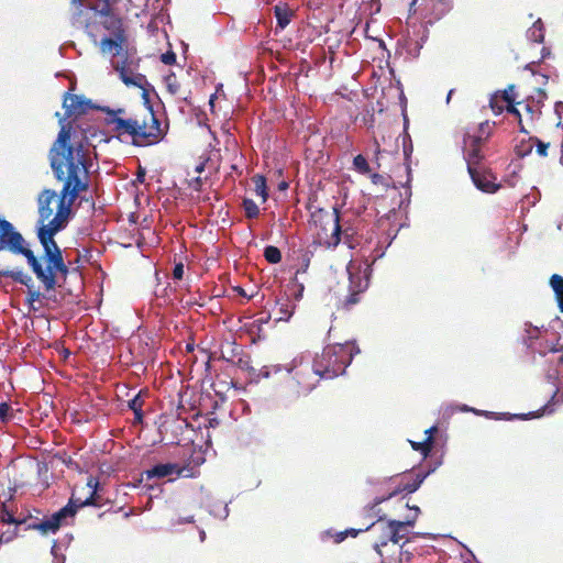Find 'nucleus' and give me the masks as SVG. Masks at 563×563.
Wrapping results in <instances>:
<instances>
[{
	"instance_id": "nucleus-1",
	"label": "nucleus",
	"mask_w": 563,
	"mask_h": 563,
	"mask_svg": "<svg viewBox=\"0 0 563 563\" xmlns=\"http://www.w3.org/2000/svg\"><path fill=\"white\" fill-rule=\"evenodd\" d=\"M48 157L53 174L58 181L63 183V187L55 218L40 227L37 232L44 250L41 260L45 266L27 247L24 238L13 224L0 217V251L7 250L12 254L25 256L27 264L47 292L55 290L58 277L65 280L69 272L54 235L67 225L71 206L81 192L89 189L90 183L89 153L84 148L81 141L73 140L70 125L62 126ZM0 276L11 278L21 285H27L31 280V276L21 269L0 268Z\"/></svg>"
},
{
	"instance_id": "nucleus-2",
	"label": "nucleus",
	"mask_w": 563,
	"mask_h": 563,
	"mask_svg": "<svg viewBox=\"0 0 563 563\" xmlns=\"http://www.w3.org/2000/svg\"><path fill=\"white\" fill-rule=\"evenodd\" d=\"M87 487L90 493L86 499L82 500L80 498L71 497L66 506L46 519L38 521L37 519L32 518H15L8 509L7 505L2 504L0 520L3 523H13L16 527L24 526L25 530H38L42 534L56 533L67 518L76 515L78 508L84 506H101L100 496L98 494L99 481L93 476H89L87 479Z\"/></svg>"
},
{
	"instance_id": "nucleus-3",
	"label": "nucleus",
	"mask_w": 563,
	"mask_h": 563,
	"mask_svg": "<svg viewBox=\"0 0 563 563\" xmlns=\"http://www.w3.org/2000/svg\"><path fill=\"white\" fill-rule=\"evenodd\" d=\"M113 123L115 124L114 137L122 143L137 147L155 145L165 136L162 123L152 107H147L142 113H134L128 119H115Z\"/></svg>"
},
{
	"instance_id": "nucleus-4",
	"label": "nucleus",
	"mask_w": 563,
	"mask_h": 563,
	"mask_svg": "<svg viewBox=\"0 0 563 563\" xmlns=\"http://www.w3.org/2000/svg\"><path fill=\"white\" fill-rule=\"evenodd\" d=\"M559 341L560 339L554 343L543 336L540 338L537 328L531 331L527 341L528 347L545 357V378L555 388L551 399L543 406L542 413L552 412V405L563 401V344Z\"/></svg>"
},
{
	"instance_id": "nucleus-5",
	"label": "nucleus",
	"mask_w": 563,
	"mask_h": 563,
	"mask_svg": "<svg viewBox=\"0 0 563 563\" xmlns=\"http://www.w3.org/2000/svg\"><path fill=\"white\" fill-rule=\"evenodd\" d=\"M360 349L353 342L327 345L313 360L312 366L321 379H331L344 374Z\"/></svg>"
},
{
	"instance_id": "nucleus-6",
	"label": "nucleus",
	"mask_w": 563,
	"mask_h": 563,
	"mask_svg": "<svg viewBox=\"0 0 563 563\" xmlns=\"http://www.w3.org/2000/svg\"><path fill=\"white\" fill-rule=\"evenodd\" d=\"M317 229V242L328 249L335 247L341 242L342 228L340 224V211L336 207L331 210L318 209L311 216Z\"/></svg>"
},
{
	"instance_id": "nucleus-7",
	"label": "nucleus",
	"mask_w": 563,
	"mask_h": 563,
	"mask_svg": "<svg viewBox=\"0 0 563 563\" xmlns=\"http://www.w3.org/2000/svg\"><path fill=\"white\" fill-rule=\"evenodd\" d=\"M365 531L369 532L373 549L379 555L382 559L380 562L383 563L384 548L387 547L389 542L393 543V536H395L391 533L388 520H385L383 516H378V519L366 527Z\"/></svg>"
},
{
	"instance_id": "nucleus-8",
	"label": "nucleus",
	"mask_w": 563,
	"mask_h": 563,
	"mask_svg": "<svg viewBox=\"0 0 563 563\" xmlns=\"http://www.w3.org/2000/svg\"><path fill=\"white\" fill-rule=\"evenodd\" d=\"M429 473H430V471H428L426 473L416 472L413 474L412 479H407V477H402L401 481L399 482L398 486L393 492H390L387 496L376 497L374 499L373 504L366 507V510L368 512H373L374 515H378L380 509H378L376 511V508L382 503H384L385 500H387L402 492H406L407 494H411V493L416 492L420 487V485L422 484L424 478L429 475Z\"/></svg>"
},
{
	"instance_id": "nucleus-9",
	"label": "nucleus",
	"mask_w": 563,
	"mask_h": 563,
	"mask_svg": "<svg viewBox=\"0 0 563 563\" xmlns=\"http://www.w3.org/2000/svg\"><path fill=\"white\" fill-rule=\"evenodd\" d=\"M289 372L292 373V380L297 385L298 394H308L316 387L320 379L312 364L309 363H300Z\"/></svg>"
},
{
	"instance_id": "nucleus-10",
	"label": "nucleus",
	"mask_w": 563,
	"mask_h": 563,
	"mask_svg": "<svg viewBox=\"0 0 563 563\" xmlns=\"http://www.w3.org/2000/svg\"><path fill=\"white\" fill-rule=\"evenodd\" d=\"M62 197V194L59 197L57 196V192L53 189H43L37 198V206H38V218L40 222L42 223L41 227L49 223L58 210V203L59 199Z\"/></svg>"
},
{
	"instance_id": "nucleus-11",
	"label": "nucleus",
	"mask_w": 563,
	"mask_h": 563,
	"mask_svg": "<svg viewBox=\"0 0 563 563\" xmlns=\"http://www.w3.org/2000/svg\"><path fill=\"white\" fill-rule=\"evenodd\" d=\"M347 272L350 294L345 298L343 305L346 309H350L352 306L360 302V295L367 289L369 280L366 277L365 272H363L361 268L355 271L349 269Z\"/></svg>"
},
{
	"instance_id": "nucleus-12",
	"label": "nucleus",
	"mask_w": 563,
	"mask_h": 563,
	"mask_svg": "<svg viewBox=\"0 0 563 563\" xmlns=\"http://www.w3.org/2000/svg\"><path fill=\"white\" fill-rule=\"evenodd\" d=\"M468 174L475 187L483 192L495 194L501 187V185L497 183V176L490 168L484 165L468 170Z\"/></svg>"
},
{
	"instance_id": "nucleus-13",
	"label": "nucleus",
	"mask_w": 563,
	"mask_h": 563,
	"mask_svg": "<svg viewBox=\"0 0 563 563\" xmlns=\"http://www.w3.org/2000/svg\"><path fill=\"white\" fill-rule=\"evenodd\" d=\"M188 470V466H180L177 463L156 464L153 467L145 470L142 473V476L146 481H152L155 478L161 479L165 477H169V481H173L174 478L180 476H189L188 474H185V472Z\"/></svg>"
},
{
	"instance_id": "nucleus-14",
	"label": "nucleus",
	"mask_w": 563,
	"mask_h": 563,
	"mask_svg": "<svg viewBox=\"0 0 563 563\" xmlns=\"http://www.w3.org/2000/svg\"><path fill=\"white\" fill-rule=\"evenodd\" d=\"M220 358L242 369L250 368L249 355H246L242 346L236 344L234 341H225L221 344Z\"/></svg>"
},
{
	"instance_id": "nucleus-15",
	"label": "nucleus",
	"mask_w": 563,
	"mask_h": 563,
	"mask_svg": "<svg viewBox=\"0 0 563 563\" xmlns=\"http://www.w3.org/2000/svg\"><path fill=\"white\" fill-rule=\"evenodd\" d=\"M90 8L103 19L101 21L102 26L111 32L113 36H119L120 38L124 34L122 20L112 12L110 1L102 2L99 5H91Z\"/></svg>"
},
{
	"instance_id": "nucleus-16",
	"label": "nucleus",
	"mask_w": 563,
	"mask_h": 563,
	"mask_svg": "<svg viewBox=\"0 0 563 563\" xmlns=\"http://www.w3.org/2000/svg\"><path fill=\"white\" fill-rule=\"evenodd\" d=\"M452 0H430L426 8L424 18L428 19L429 23H433L446 15L452 10Z\"/></svg>"
},
{
	"instance_id": "nucleus-17",
	"label": "nucleus",
	"mask_w": 563,
	"mask_h": 563,
	"mask_svg": "<svg viewBox=\"0 0 563 563\" xmlns=\"http://www.w3.org/2000/svg\"><path fill=\"white\" fill-rule=\"evenodd\" d=\"M415 510V516L411 519L407 520H388V523L390 525V530L393 536V543L397 544L400 540L406 538V536L409 533V528L413 527L416 523V519L418 517V514L420 512L419 507L415 506L412 507Z\"/></svg>"
},
{
	"instance_id": "nucleus-18",
	"label": "nucleus",
	"mask_w": 563,
	"mask_h": 563,
	"mask_svg": "<svg viewBox=\"0 0 563 563\" xmlns=\"http://www.w3.org/2000/svg\"><path fill=\"white\" fill-rule=\"evenodd\" d=\"M64 108L68 115H80L87 112L88 109L92 108L90 100H84L76 95H69L64 100Z\"/></svg>"
},
{
	"instance_id": "nucleus-19",
	"label": "nucleus",
	"mask_w": 563,
	"mask_h": 563,
	"mask_svg": "<svg viewBox=\"0 0 563 563\" xmlns=\"http://www.w3.org/2000/svg\"><path fill=\"white\" fill-rule=\"evenodd\" d=\"M114 69L119 73L120 79L126 86H133L137 88H144L146 84V77L142 74H134L131 69H129L124 64H117Z\"/></svg>"
},
{
	"instance_id": "nucleus-20",
	"label": "nucleus",
	"mask_w": 563,
	"mask_h": 563,
	"mask_svg": "<svg viewBox=\"0 0 563 563\" xmlns=\"http://www.w3.org/2000/svg\"><path fill=\"white\" fill-rule=\"evenodd\" d=\"M550 145V142H543L537 136H531L529 137L527 143H522L521 146L523 147V152L521 153V155L525 156L530 154L533 147H536V152L540 157H547Z\"/></svg>"
},
{
	"instance_id": "nucleus-21",
	"label": "nucleus",
	"mask_w": 563,
	"mask_h": 563,
	"mask_svg": "<svg viewBox=\"0 0 563 563\" xmlns=\"http://www.w3.org/2000/svg\"><path fill=\"white\" fill-rule=\"evenodd\" d=\"M274 14L277 20V27L284 30L290 23L294 11L287 3H278L274 7Z\"/></svg>"
},
{
	"instance_id": "nucleus-22",
	"label": "nucleus",
	"mask_w": 563,
	"mask_h": 563,
	"mask_svg": "<svg viewBox=\"0 0 563 563\" xmlns=\"http://www.w3.org/2000/svg\"><path fill=\"white\" fill-rule=\"evenodd\" d=\"M484 154L481 147L465 146V161L467 164V172L478 168L483 165Z\"/></svg>"
},
{
	"instance_id": "nucleus-23",
	"label": "nucleus",
	"mask_w": 563,
	"mask_h": 563,
	"mask_svg": "<svg viewBox=\"0 0 563 563\" xmlns=\"http://www.w3.org/2000/svg\"><path fill=\"white\" fill-rule=\"evenodd\" d=\"M501 100L506 103V111L508 113L514 114L518 119L520 132L528 134L529 132L526 130L525 125L522 124L520 111L515 107V96H508V91H503Z\"/></svg>"
},
{
	"instance_id": "nucleus-24",
	"label": "nucleus",
	"mask_w": 563,
	"mask_h": 563,
	"mask_svg": "<svg viewBox=\"0 0 563 563\" xmlns=\"http://www.w3.org/2000/svg\"><path fill=\"white\" fill-rule=\"evenodd\" d=\"M550 285L554 291L559 309L563 312V277L561 275L553 274L550 277Z\"/></svg>"
},
{
	"instance_id": "nucleus-25",
	"label": "nucleus",
	"mask_w": 563,
	"mask_h": 563,
	"mask_svg": "<svg viewBox=\"0 0 563 563\" xmlns=\"http://www.w3.org/2000/svg\"><path fill=\"white\" fill-rule=\"evenodd\" d=\"M125 41V35L122 34L121 37L114 36L112 37H104L100 42V48L103 53L111 52L113 49L117 51V54L119 53V49H121L122 43Z\"/></svg>"
},
{
	"instance_id": "nucleus-26",
	"label": "nucleus",
	"mask_w": 563,
	"mask_h": 563,
	"mask_svg": "<svg viewBox=\"0 0 563 563\" xmlns=\"http://www.w3.org/2000/svg\"><path fill=\"white\" fill-rule=\"evenodd\" d=\"M252 181L255 186V194L262 198V201L265 202L268 198V191L266 186V178L263 175L256 174L252 177Z\"/></svg>"
},
{
	"instance_id": "nucleus-27",
	"label": "nucleus",
	"mask_w": 563,
	"mask_h": 563,
	"mask_svg": "<svg viewBox=\"0 0 563 563\" xmlns=\"http://www.w3.org/2000/svg\"><path fill=\"white\" fill-rule=\"evenodd\" d=\"M101 111L107 113L106 124L110 128L111 133L114 135L115 124L113 123V121L115 119H124L122 115L125 113V110L121 108L112 110L109 107H103L101 108Z\"/></svg>"
},
{
	"instance_id": "nucleus-28",
	"label": "nucleus",
	"mask_w": 563,
	"mask_h": 563,
	"mask_svg": "<svg viewBox=\"0 0 563 563\" xmlns=\"http://www.w3.org/2000/svg\"><path fill=\"white\" fill-rule=\"evenodd\" d=\"M245 217L247 219H255L260 214V208L250 198H244L242 202Z\"/></svg>"
},
{
	"instance_id": "nucleus-29",
	"label": "nucleus",
	"mask_w": 563,
	"mask_h": 563,
	"mask_svg": "<svg viewBox=\"0 0 563 563\" xmlns=\"http://www.w3.org/2000/svg\"><path fill=\"white\" fill-rule=\"evenodd\" d=\"M264 257L271 264H277L282 261V252L278 247L268 245L264 249Z\"/></svg>"
},
{
	"instance_id": "nucleus-30",
	"label": "nucleus",
	"mask_w": 563,
	"mask_h": 563,
	"mask_svg": "<svg viewBox=\"0 0 563 563\" xmlns=\"http://www.w3.org/2000/svg\"><path fill=\"white\" fill-rule=\"evenodd\" d=\"M27 287V294H26V302L34 309L36 308L33 306L34 302L40 301V299L43 297V294L33 287L32 279L25 285Z\"/></svg>"
},
{
	"instance_id": "nucleus-31",
	"label": "nucleus",
	"mask_w": 563,
	"mask_h": 563,
	"mask_svg": "<svg viewBox=\"0 0 563 563\" xmlns=\"http://www.w3.org/2000/svg\"><path fill=\"white\" fill-rule=\"evenodd\" d=\"M410 444H411V448L415 450V451H420L423 456H428V454L431 452L432 448H431V435H428L426 437V439L421 442H415V441H410Z\"/></svg>"
},
{
	"instance_id": "nucleus-32",
	"label": "nucleus",
	"mask_w": 563,
	"mask_h": 563,
	"mask_svg": "<svg viewBox=\"0 0 563 563\" xmlns=\"http://www.w3.org/2000/svg\"><path fill=\"white\" fill-rule=\"evenodd\" d=\"M353 165L355 170L358 172L360 174L365 175L369 174L371 172V167L367 163V159L362 154H358L354 157Z\"/></svg>"
},
{
	"instance_id": "nucleus-33",
	"label": "nucleus",
	"mask_w": 563,
	"mask_h": 563,
	"mask_svg": "<svg viewBox=\"0 0 563 563\" xmlns=\"http://www.w3.org/2000/svg\"><path fill=\"white\" fill-rule=\"evenodd\" d=\"M487 140L485 139V136L483 135H479V134H470L467 133L465 136H464V145L465 146H473V147H481L483 146V144L486 142Z\"/></svg>"
},
{
	"instance_id": "nucleus-34",
	"label": "nucleus",
	"mask_w": 563,
	"mask_h": 563,
	"mask_svg": "<svg viewBox=\"0 0 563 563\" xmlns=\"http://www.w3.org/2000/svg\"><path fill=\"white\" fill-rule=\"evenodd\" d=\"M489 106L495 114H500L506 110V103L501 100V93H495L489 100Z\"/></svg>"
},
{
	"instance_id": "nucleus-35",
	"label": "nucleus",
	"mask_w": 563,
	"mask_h": 563,
	"mask_svg": "<svg viewBox=\"0 0 563 563\" xmlns=\"http://www.w3.org/2000/svg\"><path fill=\"white\" fill-rule=\"evenodd\" d=\"M143 404V398L141 393H139L129 401V408L134 412V416H140L139 411L142 410Z\"/></svg>"
},
{
	"instance_id": "nucleus-36",
	"label": "nucleus",
	"mask_w": 563,
	"mask_h": 563,
	"mask_svg": "<svg viewBox=\"0 0 563 563\" xmlns=\"http://www.w3.org/2000/svg\"><path fill=\"white\" fill-rule=\"evenodd\" d=\"M477 134L483 135V136H485L486 140H488V137L492 134V125L489 124L488 121L482 122L478 125Z\"/></svg>"
},
{
	"instance_id": "nucleus-37",
	"label": "nucleus",
	"mask_w": 563,
	"mask_h": 563,
	"mask_svg": "<svg viewBox=\"0 0 563 563\" xmlns=\"http://www.w3.org/2000/svg\"><path fill=\"white\" fill-rule=\"evenodd\" d=\"M162 63L165 65H173L176 63V54L173 51H168L161 56Z\"/></svg>"
},
{
	"instance_id": "nucleus-38",
	"label": "nucleus",
	"mask_w": 563,
	"mask_h": 563,
	"mask_svg": "<svg viewBox=\"0 0 563 563\" xmlns=\"http://www.w3.org/2000/svg\"><path fill=\"white\" fill-rule=\"evenodd\" d=\"M554 111H555V114L558 115L559 118V121L556 123V128H563V102L562 101H559L555 103V107H554Z\"/></svg>"
},
{
	"instance_id": "nucleus-39",
	"label": "nucleus",
	"mask_w": 563,
	"mask_h": 563,
	"mask_svg": "<svg viewBox=\"0 0 563 563\" xmlns=\"http://www.w3.org/2000/svg\"><path fill=\"white\" fill-rule=\"evenodd\" d=\"M202 184L203 180L200 176L192 177L188 183L189 187L196 191L201 190Z\"/></svg>"
},
{
	"instance_id": "nucleus-40",
	"label": "nucleus",
	"mask_w": 563,
	"mask_h": 563,
	"mask_svg": "<svg viewBox=\"0 0 563 563\" xmlns=\"http://www.w3.org/2000/svg\"><path fill=\"white\" fill-rule=\"evenodd\" d=\"M18 536L16 530L5 531L0 534V544L11 542Z\"/></svg>"
},
{
	"instance_id": "nucleus-41",
	"label": "nucleus",
	"mask_w": 563,
	"mask_h": 563,
	"mask_svg": "<svg viewBox=\"0 0 563 563\" xmlns=\"http://www.w3.org/2000/svg\"><path fill=\"white\" fill-rule=\"evenodd\" d=\"M530 38L537 43H542L544 40L543 30L539 29V32L536 30H530Z\"/></svg>"
},
{
	"instance_id": "nucleus-42",
	"label": "nucleus",
	"mask_w": 563,
	"mask_h": 563,
	"mask_svg": "<svg viewBox=\"0 0 563 563\" xmlns=\"http://www.w3.org/2000/svg\"><path fill=\"white\" fill-rule=\"evenodd\" d=\"M11 411V407L7 402L0 404V419L5 421L9 419V412Z\"/></svg>"
},
{
	"instance_id": "nucleus-43",
	"label": "nucleus",
	"mask_w": 563,
	"mask_h": 563,
	"mask_svg": "<svg viewBox=\"0 0 563 563\" xmlns=\"http://www.w3.org/2000/svg\"><path fill=\"white\" fill-rule=\"evenodd\" d=\"M173 276H174L175 279H181L183 278V276H184V265H183V263H177L174 266Z\"/></svg>"
},
{
	"instance_id": "nucleus-44",
	"label": "nucleus",
	"mask_w": 563,
	"mask_h": 563,
	"mask_svg": "<svg viewBox=\"0 0 563 563\" xmlns=\"http://www.w3.org/2000/svg\"><path fill=\"white\" fill-rule=\"evenodd\" d=\"M384 151L380 150V146L378 142L375 140V162L377 164V167H380L379 156L382 155Z\"/></svg>"
},
{
	"instance_id": "nucleus-45",
	"label": "nucleus",
	"mask_w": 563,
	"mask_h": 563,
	"mask_svg": "<svg viewBox=\"0 0 563 563\" xmlns=\"http://www.w3.org/2000/svg\"><path fill=\"white\" fill-rule=\"evenodd\" d=\"M525 110L528 112V114L530 115V119H531V120H533L536 112H539V113H540V109H537V110H536V109L533 108V106H531V104H529V103H527V104L525 106Z\"/></svg>"
},
{
	"instance_id": "nucleus-46",
	"label": "nucleus",
	"mask_w": 563,
	"mask_h": 563,
	"mask_svg": "<svg viewBox=\"0 0 563 563\" xmlns=\"http://www.w3.org/2000/svg\"><path fill=\"white\" fill-rule=\"evenodd\" d=\"M437 432H438V428L435 426H432L424 431L427 437L431 435V448L433 446V437H434V433H437Z\"/></svg>"
},
{
	"instance_id": "nucleus-47",
	"label": "nucleus",
	"mask_w": 563,
	"mask_h": 563,
	"mask_svg": "<svg viewBox=\"0 0 563 563\" xmlns=\"http://www.w3.org/2000/svg\"><path fill=\"white\" fill-rule=\"evenodd\" d=\"M383 179H384V177L380 174L374 173L371 175V180L375 185L382 184Z\"/></svg>"
},
{
	"instance_id": "nucleus-48",
	"label": "nucleus",
	"mask_w": 563,
	"mask_h": 563,
	"mask_svg": "<svg viewBox=\"0 0 563 563\" xmlns=\"http://www.w3.org/2000/svg\"><path fill=\"white\" fill-rule=\"evenodd\" d=\"M347 537V532L346 530L345 531H342V532H339L336 536H335V542H342L345 538Z\"/></svg>"
},
{
	"instance_id": "nucleus-49",
	"label": "nucleus",
	"mask_w": 563,
	"mask_h": 563,
	"mask_svg": "<svg viewBox=\"0 0 563 563\" xmlns=\"http://www.w3.org/2000/svg\"><path fill=\"white\" fill-rule=\"evenodd\" d=\"M364 531L363 529H346L347 537L351 536L355 538L360 532Z\"/></svg>"
},
{
	"instance_id": "nucleus-50",
	"label": "nucleus",
	"mask_w": 563,
	"mask_h": 563,
	"mask_svg": "<svg viewBox=\"0 0 563 563\" xmlns=\"http://www.w3.org/2000/svg\"><path fill=\"white\" fill-rule=\"evenodd\" d=\"M145 178V170L140 168L136 175V180L143 183Z\"/></svg>"
},
{
	"instance_id": "nucleus-51",
	"label": "nucleus",
	"mask_w": 563,
	"mask_h": 563,
	"mask_svg": "<svg viewBox=\"0 0 563 563\" xmlns=\"http://www.w3.org/2000/svg\"><path fill=\"white\" fill-rule=\"evenodd\" d=\"M539 29L543 30V24H542L541 20L536 21V22L533 23V26H532V29H531V30H536V31H538V32H539Z\"/></svg>"
},
{
	"instance_id": "nucleus-52",
	"label": "nucleus",
	"mask_w": 563,
	"mask_h": 563,
	"mask_svg": "<svg viewBox=\"0 0 563 563\" xmlns=\"http://www.w3.org/2000/svg\"><path fill=\"white\" fill-rule=\"evenodd\" d=\"M412 152V146L410 145L409 147H404V155L406 158H409L410 154Z\"/></svg>"
},
{
	"instance_id": "nucleus-53",
	"label": "nucleus",
	"mask_w": 563,
	"mask_h": 563,
	"mask_svg": "<svg viewBox=\"0 0 563 563\" xmlns=\"http://www.w3.org/2000/svg\"><path fill=\"white\" fill-rule=\"evenodd\" d=\"M195 170L196 173L201 174L205 170V164L200 163L199 165L196 166Z\"/></svg>"
},
{
	"instance_id": "nucleus-54",
	"label": "nucleus",
	"mask_w": 563,
	"mask_h": 563,
	"mask_svg": "<svg viewBox=\"0 0 563 563\" xmlns=\"http://www.w3.org/2000/svg\"><path fill=\"white\" fill-rule=\"evenodd\" d=\"M515 85H509L507 89L504 91H508V96H515L514 95Z\"/></svg>"
},
{
	"instance_id": "nucleus-55",
	"label": "nucleus",
	"mask_w": 563,
	"mask_h": 563,
	"mask_svg": "<svg viewBox=\"0 0 563 563\" xmlns=\"http://www.w3.org/2000/svg\"><path fill=\"white\" fill-rule=\"evenodd\" d=\"M140 416H135V420L141 422L142 421V418H143V411H139Z\"/></svg>"
},
{
	"instance_id": "nucleus-56",
	"label": "nucleus",
	"mask_w": 563,
	"mask_h": 563,
	"mask_svg": "<svg viewBox=\"0 0 563 563\" xmlns=\"http://www.w3.org/2000/svg\"><path fill=\"white\" fill-rule=\"evenodd\" d=\"M236 290H238V292H239L240 295H242V296H246V294H245V291H244V289H243V288L238 287V288H236Z\"/></svg>"
},
{
	"instance_id": "nucleus-57",
	"label": "nucleus",
	"mask_w": 563,
	"mask_h": 563,
	"mask_svg": "<svg viewBox=\"0 0 563 563\" xmlns=\"http://www.w3.org/2000/svg\"><path fill=\"white\" fill-rule=\"evenodd\" d=\"M536 416L533 413H528V415H525L522 416L521 418L522 419H528V418H534Z\"/></svg>"
},
{
	"instance_id": "nucleus-58",
	"label": "nucleus",
	"mask_w": 563,
	"mask_h": 563,
	"mask_svg": "<svg viewBox=\"0 0 563 563\" xmlns=\"http://www.w3.org/2000/svg\"><path fill=\"white\" fill-rule=\"evenodd\" d=\"M168 89H169L173 93H176V88H175L173 85H168Z\"/></svg>"
},
{
	"instance_id": "nucleus-59",
	"label": "nucleus",
	"mask_w": 563,
	"mask_h": 563,
	"mask_svg": "<svg viewBox=\"0 0 563 563\" xmlns=\"http://www.w3.org/2000/svg\"><path fill=\"white\" fill-rule=\"evenodd\" d=\"M538 92L542 98H545V92L543 90L539 89Z\"/></svg>"
},
{
	"instance_id": "nucleus-60",
	"label": "nucleus",
	"mask_w": 563,
	"mask_h": 563,
	"mask_svg": "<svg viewBox=\"0 0 563 563\" xmlns=\"http://www.w3.org/2000/svg\"><path fill=\"white\" fill-rule=\"evenodd\" d=\"M287 186H288V185H287V183H282L279 187H280L282 189H285V188H287Z\"/></svg>"
},
{
	"instance_id": "nucleus-61",
	"label": "nucleus",
	"mask_w": 563,
	"mask_h": 563,
	"mask_svg": "<svg viewBox=\"0 0 563 563\" xmlns=\"http://www.w3.org/2000/svg\"><path fill=\"white\" fill-rule=\"evenodd\" d=\"M560 163L563 165V153H561Z\"/></svg>"
},
{
	"instance_id": "nucleus-62",
	"label": "nucleus",
	"mask_w": 563,
	"mask_h": 563,
	"mask_svg": "<svg viewBox=\"0 0 563 563\" xmlns=\"http://www.w3.org/2000/svg\"><path fill=\"white\" fill-rule=\"evenodd\" d=\"M453 93V90H450L449 95H448V100L451 98V95Z\"/></svg>"
},
{
	"instance_id": "nucleus-63",
	"label": "nucleus",
	"mask_w": 563,
	"mask_h": 563,
	"mask_svg": "<svg viewBox=\"0 0 563 563\" xmlns=\"http://www.w3.org/2000/svg\"><path fill=\"white\" fill-rule=\"evenodd\" d=\"M187 349H188L189 351H191V350H192V346L188 344V345H187Z\"/></svg>"
},
{
	"instance_id": "nucleus-64",
	"label": "nucleus",
	"mask_w": 563,
	"mask_h": 563,
	"mask_svg": "<svg viewBox=\"0 0 563 563\" xmlns=\"http://www.w3.org/2000/svg\"><path fill=\"white\" fill-rule=\"evenodd\" d=\"M416 2H417V0H413V1H412V3H411V5H413Z\"/></svg>"
}]
</instances>
